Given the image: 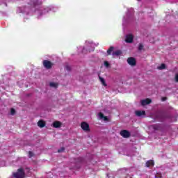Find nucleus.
Masks as SVG:
<instances>
[{
    "label": "nucleus",
    "mask_w": 178,
    "mask_h": 178,
    "mask_svg": "<svg viewBox=\"0 0 178 178\" xmlns=\"http://www.w3.org/2000/svg\"><path fill=\"white\" fill-rule=\"evenodd\" d=\"M44 0H29L26 5L18 8L17 12L18 13H24L29 16H35L38 19H41L42 16L49 13V12H56L58 8L54 5L41 7Z\"/></svg>",
    "instance_id": "obj_1"
},
{
    "label": "nucleus",
    "mask_w": 178,
    "mask_h": 178,
    "mask_svg": "<svg viewBox=\"0 0 178 178\" xmlns=\"http://www.w3.org/2000/svg\"><path fill=\"white\" fill-rule=\"evenodd\" d=\"M86 49H88L89 52H91V51H94L95 47H97L98 43L95 44L92 42V40H88L86 42Z\"/></svg>",
    "instance_id": "obj_2"
},
{
    "label": "nucleus",
    "mask_w": 178,
    "mask_h": 178,
    "mask_svg": "<svg viewBox=\"0 0 178 178\" xmlns=\"http://www.w3.org/2000/svg\"><path fill=\"white\" fill-rule=\"evenodd\" d=\"M13 176L15 178H24V170L23 169L19 168L17 170L16 172H13Z\"/></svg>",
    "instance_id": "obj_3"
},
{
    "label": "nucleus",
    "mask_w": 178,
    "mask_h": 178,
    "mask_svg": "<svg viewBox=\"0 0 178 178\" xmlns=\"http://www.w3.org/2000/svg\"><path fill=\"white\" fill-rule=\"evenodd\" d=\"M81 127L83 130V131H90V125H88L87 122H82L81 124Z\"/></svg>",
    "instance_id": "obj_4"
},
{
    "label": "nucleus",
    "mask_w": 178,
    "mask_h": 178,
    "mask_svg": "<svg viewBox=\"0 0 178 178\" xmlns=\"http://www.w3.org/2000/svg\"><path fill=\"white\" fill-rule=\"evenodd\" d=\"M52 65L53 64L49 60H43V66L45 67V69H51V67H52Z\"/></svg>",
    "instance_id": "obj_5"
},
{
    "label": "nucleus",
    "mask_w": 178,
    "mask_h": 178,
    "mask_svg": "<svg viewBox=\"0 0 178 178\" xmlns=\"http://www.w3.org/2000/svg\"><path fill=\"white\" fill-rule=\"evenodd\" d=\"M135 115H136L138 118H145V111H136Z\"/></svg>",
    "instance_id": "obj_6"
},
{
    "label": "nucleus",
    "mask_w": 178,
    "mask_h": 178,
    "mask_svg": "<svg viewBox=\"0 0 178 178\" xmlns=\"http://www.w3.org/2000/svg\"><path fill=\"white\" fill-rule=\"evenodd\" d=\"M127 63H129L130 66H136V59L133 57H130L127 59Z\"/></svg>",
    "instance_id": "obj_7"
},
{
    "label": "nucleus",
    "mask_w": 178,
    "mask_h": 178,
    "mask_svg": "<svg viewBox=\"0 0 178 178\" xmlns=\"http://www.w3.org/2000/svg\"><path fill=\"white\" fill-rule=\"evenodd\" d=\"M120 134L122 137H124V138H127L128 137H130V132H129V131H126V130L121 131Z\"/></svg>",
    "instance_id": "obj_8"
},
{
    "label": "nucleus",
    "mask_w": 178,
    "mask_h": 178,
    "mask_svg": "<svg viewBox=\"0 0 178 178\" xmlns=\"http://www.w3.org/2000/svg\"><path fill=\"white\" fill-rule=\"evenodd\" d=\"M151 102L150 99H145L140 101V104L143 106H145V105H148V104H151Z\"/></svg>",
    "instance_id": "obj_9"
},
{
    "label": "nucleus",
    "mask_w": 178,
    "mask_h": 178,
    "mask_svg": "<svg viewBox=\"0 0 178 178\" xmlns=\"http://www.w3.org/2000/svg\"><path fill=\"white\" fill-rule=\"evenodd\" d=\"M98 119H100L101 120H104V122H108V119L107 117L104 116V114L102 113H98Z\"/></svg>",
    "instance_id": "obj_10"
},
{
    "label": "nucleus",
    "mask_w": 178,
    "mask_h": 178,
    "mask_svg": "<svg viewBox=\"0 0 178 178\" xmlns=\"http://www.w3.org/2000/svg\"><path fill=\"white\" fill-rule=\"evenodd\" d=\"M125 41L126 42H133V35L131 34L127 35Z\"/></svg>",
    "instance_id": "obj_11"
},
{
    "label": "nucleus",
    "mask_w": 178,
    "mask_h": 178,
    "mask_svg": "<svg viewBox=\"0 0 178 178\" xmlns=\"http://www.w3.org/2000/svg\"><path fill=\"white\" fill-rule=\"evenodd\" d=\"M62 126V122L59 121H55L53 122V127H55L56 129H58Z\"/></svg>",
    "instance_id": "obj_12"
},
{
    "label": "nucleus",
    "mask_w": 178,
    "mask_h": 178,
    "mask_svg": "<svg viewBox=\"0 0 178 178\" xmlns=\"http://www.w3.org/2000/svg\"><path fill=\"white\" fill-rule=\"evenodd\" d=\"M155 165V163L154 162L153 160H149L147 162H146V166L147 168H152Z\"/></svg>",
    "instance_id": "obj_13"
},
{
    "label": "nucleus",
    "mask_w": 178,
    "mask_h": 178,
    "mask_svg": "<svg viewBox=\"0 0 178 178\" xmlns=\"http://www.w3.org/2000/svg\"><path fill=\"white\" fill-rule=\"evenodd\" d=\"M38 126L40 128L44 127H45V122L42 121V120H40L38 122Z\"/></svg>",
    "instance_id": "obj_14"
},
{
    "label": "nucleus",
    "mask_w": 178,
    "mask_h": 178,
    "mask_svg": "<svg viewBox=\"0 0 178 178\" xmlns=\"http://www.w3.org/2000/svg\"><path fill=\"white\" fill-rule=\"evenodd\" d=\"M119 55H122V51L117 50V51L113 52V56H119Z\"/></svg>",
    "instance_id": "obj_15"
},
{
    "label": "nucleus",
    "mask_w": 178,
    "mask_h": 178,
    "mask_svg": "<svg viewBox=\"0 0 178 178\" xmlns=\"http://www.w3.org/2000/svg\"><path fill=\"white\" fill-rule=\"evenodd\" d=\"M99 80H100V82L102 84V86H104V87H106V82L105 81V79H104V78L99 76Z\"/></svg>",
    "instance_id": "obj_16"
},
{
    "label": "nucleus",
    "mask_w": 178,
    "mask_h": 178,
    "mask_svg": "<svg viewBox=\"0 0 178 178\" xmlns=\"http://www.w3.org/2000/svg\"><path fill=\"white\" fill-rule=\"evenodd\" d=\"M165 67H166V65L165 64H161V65L157 67V69L159 70H163V69H165Z\"/></svg>",
    "instance_id": "obj_17"
},
{
    "label": "nucleus",
    "mask_w": 178,
    "mask_h": 178,
    "mask_svg": "<svg viewBox=\"0 0 178 178\" xmlns=\"http://www.w3.org/2000/svg\"><path fill=\"white\" fill-rule=\"evenodd\" d=\"M50 87H53L54 88H56V87H58V83H55V82H51L49 83Z\"/></svg>",
    "instance_id": "obj_18"
},
{
    "label": "nucleus",
    "mask_w": 178,
    "mask_h": 178,
    "mask_svg": "<svg viewBox=\"0 0 178 178\" xmlns=\"http://www.w3.org/2000/svg\"><path fill=\"white\" fill-rule=\"evenodd\" d=\"M112 52H113V47H111L108 49L107 54L108 55H111V54H113Z\"/></svg>",
    "instance_id": "obj_19"
},
{
    "label": "nucleus",
    "mask_w": 178,
    "mask_h": 178,
    "mask_svg": "<svg viewBox=\"0 0 178 178\" xmlns=\"http://www.w3.org/2000/svg\"><path fill=\"white\" fill-rule=\"evenodd\" d=\"M138 49L139 51H143V49H144V46L143 45V44H139Z\"/></svg>",
    "instance_id": "obj_20"
},
{
    "label": "nucleus",
    "mask_w": 178,
    "mask_h": 178,
    "mask_svg": "<svg viewBox=\"0 0 178 178\" xmlns=\"http://www.w3.org/2000/svg\"><path fill=\"white\" fill-rule=\"evenodd\" d=\"M105 67H109V63L108 61H104Z\"/></svg>",
    "instance_id": "obj_21"
},
{
    "label": "nucleus",
    "mask_w": 178,
    "mask_h": 178,
    "mask_svg": "<svg viewBox=\"0 0 178 178\" xmlns=\"http://www.w3.org/2000/svg\"><path fill=\"white\" fill-rule=\"evenodd\" d=\"M16 111H15V108H11L10 110V115H15Z\"/></svg>",
    "instance_id": "obj_22"
},
{
    "label": "nucleus",
    "mask_w": 178,
    "mask_h": 178,
    "mask_svg": "<svg viewBox=\"0 0 178 178\" xmlns=\"http://www.w3.org/2000/svg\"><path fill=\"white\" fill-rule=\"evenodd\" d=\"M63 151H65V148L62 147L60 149L58 150V152H63Z\"/></svg>",
    "instance_id": "obj_23"
},
{
    "label": "nucleus",
    "mask_w": 178,
    "mask_h": 178,
    "mask_svg": "<svg viewBox=\"0 0 178 178\" xmlns=\"http://www.w3.org/2000/svg\"><path fill=\"white\" fill-rule=\"evenodd\" d=\"M33 152H29V158H31V156H33Z\"/></svg>",
    "instance_id": "obj_24"
},
{
    "label": "nucleus",
    "mask_w": 178,
    "mask_h": 178,
    "mask_svg": "<svg viewBox=\"0 0 178 178\" xmlns=\"http://www.w3.org/2000/svg\"><path fill=\"white\" fill-rule=\"evenodd\" d=\"M175 80L178 82V74L175 75Z\"/></svg>",
    "instance_id": "obj_25"
},
{
    "label": "nucleus",
    "mask_w": 178,
    "mask_h": 178,
    "mask_svg": "<svg viewBox=\"0 0 178 178\" xmlns=\"http://www.w3.org/2000/svg\"><path fill=\"white\" fill-rule=\"evenodd\" d=\"M129 10H130V12H131V13H133V12H134L133 8H130Z\"/></svg>",
    "instance_id": "obj_26"
},
{
    "label": "nucleus",
    "mask_w": 178,
    "mask_h": 178,
    "mask_svg": "<svg viewBox=\"0 0 178 178\" xmlns=\"http://www.w3.org/2000/svg\"><path fill=\"white\" fill-rule=\"evenodd\" d=\"M162 101H166V98L165 97H163L162 98Z\"/></svg>",
    "instance_id": "obj_27"
},
{
    "label": "nucleus",
    "mask_w": 178,
    "mask_h": 178,
    "mask_svg": "<svg viewBox=\"0 0 178 178\" xmlns=\"http://www.w3.org/2000/svg\"><path fill=\"white\" fill-rule=\"evenodd\" d=\"M154 130H158V128L154 127Z\"/></svg>",
    "instance_id": "obj_28"
},
{
    "label": "nucleus",
    "mask_w": 178,
    "mask_h": 178,
    "mask_svg": "<svg viewBox=\"0 0 178 178\" xmlns=\"http://www.w3.org/2000/svg\"><path fill=\"white\" fill-rule=\"evenodd\" d=\"M124 20H126V19L124 18L123 22H124Z\"/></svg>",
    "instance_id": "obj_29"
},
{
    "label": "nucleus",
    "mask_w": 178,
    "mask_h": 178,
    "mask_svg": "<svg viewBox=\"0 0 178 178\" xmlns=\"http://www.w3.org/2000/svg\"><path fill=\"white\" fill-rule=\"evenodd\" d=\"M138 1H140V0H138Z\"/></svg>",
    "instance_id": "obj_30"
}]
</instances>
